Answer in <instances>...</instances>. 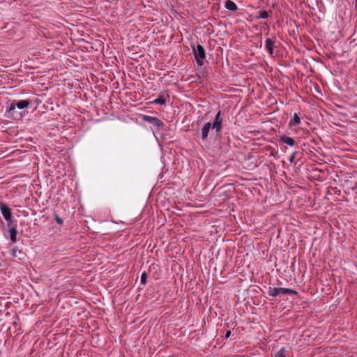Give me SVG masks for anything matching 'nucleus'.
Listing matches in <instances>:
<instances>
[{
	"label": "nucleus",
	"mask_w": 357,
	"mask_h": 357,
	"mask_svg": "<svg viewBox=\"0 0 357 357\" xmlns=\"http://www.w3.org/2000/svg\"><path fill=\"white\" fill-rule=\"evenodd\" d=\"M220 112H218L217 115H216L215 121V122L213 124V126H211V123H209V122L206 123L203 126V128H202V139L205 140L207 138L208 135V132H209V130H210L211 127H212L213 129H215L217 132H220L221 130V128H222L221 122H222V120L220 119Z\"/></svg>",
	"instance_id": "nucleus-1"
},
{
	"label": "nucleus",
	"mask_w": 357,
	"mask_h": 357,
	"mask_svg": "<svg viewBox=\"0 0 357 357\" xmlns=\"http://www.w3.org/2000/svg\"><path fill=\"white\" fill-rule=\"evenodd\" d=\"M194 58L199 66H202L204 63L206 59V53L204 47L201 45L192 47Z\"/></svg>",
	"instance_id": "nucleus-2"
},
{
	"label": "nucleus",
	"mask_w": 357,
	"mask_h": 357,
	"mask_svg": "<svg viewBox=\"0 0 357 357\" xmlns=\"http://www.w3.org/2000/svg\"><path fill=\"white\" fill-rule=\"evenodd\" d=\"M296 291L289 288L271 287L268 288V294L269 296L275 297L284 294H296Z\"/></svg>",
	"instance_id": "nucleus-3"
},
{
	"label": "nucleus",
	"mask_w": 357,
	"mask_h": 357,
	"mask_svg": "<svg viewBox=\"0 0 357 357\" xmlns=\"http://www.w3.org/2000/svg\"><path fill=\"white\" fill-rule=\"evenodd\" d=\"M143 120L153 124L158 130L164 126V123L156 117L144 115Z\"/></svg>",
	"instance_id": "nucleus-4"
},
{
	"label": "nucleus",
	"mask_w": 357,
	"mask_h": 357,
	"mask_svg": "<svg viewBox=\"0 0 357 357\" xmlns=\"http://www.w3.org/2000/svg\"><path fill=\"white\" fill-rule=\"evenodd\" d=\"M0 211L6 221H10L12 218L11 209L5 204H0Z\"/></svg>",
	"instance_id": "nucleus-5"
},
{
	"label": "nucleus",
	"mask_w": 357,
	"mask_h": 357,
	"mask_svg": "<svg viewBox=\"0 0 357 357\" xmlns=\"http://www.w3.org/2000/svg\"><path fill=\"white\" fill-rule=\"evenodd\" d=\"M273 42L270 38L265 40V48L271 55L273 54Z\"/></svg>",
	"instance_id": "nucleus-6"
},
{
	"label": "nucleus",
	"mask_w": 357,
	"mask_h": 357,
	"mask_svg": "<svg viewBox=\"0 0 357 357\" xmlns=\"http://www.w3.org/2000/svg\"><path fill=\"white\" fill-rule=\"evenodd\" d=\"M30 102L27 100H21L15 102L17 108L22 109L27 107L29 105Z\"/></svg>",
	"instance_id": "nucleus-7"
},
{
	"label": "nucleus",
	"mask_w": 357,
	"mask_h": 357,
	"mask_svg": "<svg viewBox=\"0 0 357 357\" xmlns=\"http://www.w3.org/2000/svg\"><path fill=\"white\" fill-rule=\"evenodd\" d=\"M300 123H301V119H300L299 116L298 115V114L294 113L293 118L289 122V126L290 127H291V126H294L296 125H299Z\"/></svg>",
	"instance_id": "nucleus-8"
},
{
	"label": "nucleus",
	"mask_w": 357,
	"mask_h": 357,
	"mask_svg": "<svg viewBox=\"0 0 357 357\" xmlns=\"http://www.w3.org/2000/svg\"><path fill=\"white\" fill-rule=\"evenodd\" d=\"M225 8L229 10L234 11L237 10V6L236 3L231 1H226L225 2Z\"/></svg>",
	"instance_id": "nucleus-9"
},
{
	"label": "nucleus",
	"mask_w": 357,
	"mask_h": 357,
	"mask_svg": "<svg viewBox=\"0 0 357 357\" xmlns=\"http://www.w3.org/2000/svg\"><path fill=\"white\" fill-rule=\"evenodd\" d=\"M280 141L284 144H288L289 146H293L295 144V141L293 138L287 137V136H282L280 137Z\"/></svg>",
	"instance_id": "nucleus-10"
},
{
	"label": "nucleus",
	"mask_w": 357,
	"mask_h": 357,
	"mask_svg": "<svg viewBox=\"0 0 357 357\" xmlns=\"http://www.w3.org/2000/svg\"><path fill=\"white\" fill-rule=\"evenodd\" d=\"M9 234L12 243H15L17 242V231L16 228L12 227L9 229Z\"/></svg>",
	"instance_id": "nucleus-11"
},
{
	"label": "nucleus",
	"mask_w": 357,
	"mask_h": 357,
	"mask_svg": "<svg viewBox=\"0 0 357 357\" xmlns=\"http://www.w3.org/2000/svg\"><path fill=\"white\" fill-rule=\"evenodd\" d=\"M155 104L164 105L165 104V98L162 96H159L158 98L153 100Z\"/></svg>",
	"instance_id": "nucleus-12"
},
{
	"label": "nucleus",
	"mask_w": 357,
	"mask_h": 357,
	"mask_svg": "<svg viewBox=\"0 0 357 357\" xmlns=\"http://www.w3.org/2000/svg\"><path fill=\"white\" fill-rule=\"evenodd\" d=\"M285 350L284 348H281L275 355V357H285Z\"/></svg>",
	"instance_id": "nucleus-13"
},
{
	"label": "nucleus",
	"mask_w": 357,
	"mask_h": 357,
	"mask_svg": "<svg viewBox=\"0 0 357 357\" xmlns=\"http://www.w3.org/2000/svg\"><path fill=\"white\" fill-rule=\"evenodd\" d=\"M268 17V13L267 11L266 10H264V11H261L259 13V17L261 18V19H266Z\"/></svg>",
	"instance_id": "nucleus-14"
},
{
	"label": "nucleus",
	"mask_w": 357,
	"mask_h": 357,
	"mask_svg": "<svg viewBox=\"0 0 357 357\" xmlns=\"http://www.w3.org/2000/svg\"><path fill=\"white\" fill-rule=\"evenodd\" d=\"M146 278H147L146 273H143L142 274L141 278H140V282L142 284H145L146 282Z\"/></svg>",
	"instance_id": "nucleus-15"
},
{
	"label": "nucleus",
	"mask_w": 357,
	"mask_h": 357,
	"mask_svg": "<svg viewBox=\"0 0 357 357\" xmlns=\"http://www.w3.org/2000/svg\"><path fill=\"white\" fill-rule=\"evenodd\" d=\"M17 252H20V251H18L17 249L14 248L11 251H10V255L11 256H13V257H16L17 255Z\"/></svg>",
	"instance_id": "nucleus-16"
},
{
	"label": "nucleus",
	"mask_w": 357,
	"mask_h": 357,
	"mask_svg": "<svg viewBox=\"0 0 357 357\" xmlns=\"http://www.w3.org/2000/svg\"><path fill=\"white\" fill-rule=\"evenodd\" d=\"M55 220L59 225H61L63 222V220H62V218H61L58 215H56Z\"/></svg>",
	"instance_id": "nucleus-17"
},
{
	"label": "nucleus",
	"mask_w": 357,
	"mask_h": 357,
	"mask_svg": "<svg viewBox=\"0 0 357 357\" xmlns=\"http://www.w3.org/2000/svg\"><path fill=\"white\" fill-rule=\"evenodd\" d=\"M16 107H16V105H15V102H12V103L10 105L9 110H10V111H13V110H14Z\"/></svg>",
	"instance_id": "nucleus-18"
},
{
	"label": "nucleus",
	"mask_w": 357,
	"mask_h": 357,
	"mask_svg": "<svg viewBox=\"0 0 357 357\" xmlns=\"http://www.w3.org/2000/svg\"><path fill=\"white\" fill-rule=\"evenodd\" d=\"M231 335V331H228L226 334L225 335V337L227 338L230 336Z\"/></svg>",
	"instance_id": "nucleus-19"
},
{
	"label": "nucleus",
	"mask_w": 357,
	"mask_h": 357,
	"mask_svg": "<svg viewBox=\"0 0 357 357\" xmlns=\"http://www.w3.org/2000/svg\"><path fill=\"white\" fill-rule=\"evenodd\" d=\"M294 157H295V153H293V154L291 155L290 158H289V160H290L291 162L294 161Z\"/></svg>",
	"instance_id": "nucleus-20"
},
{
	"label": "nucleus",
	"mask_w": 357,
	"mask_h": 357,
	"mask_svg": "<svg viewBox=\"0 0 357 357\" xmlns=\"http://www.w3.org/2000/svg\"><path fill=\"white\" fill-rule=\"evenodd\" d=\"M355 8L357 10V0H356Z\"/></svg>",
	"instance_id": "nucleus-21"
}]
</instances>
